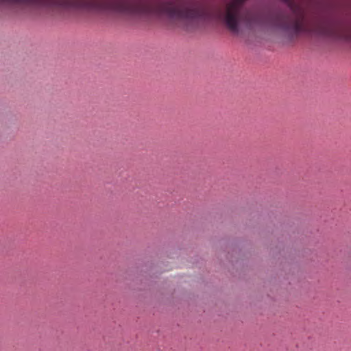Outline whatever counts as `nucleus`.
Segmentation results:
<instances>
[{
	"label": "nucleus",
	"mask_w": 351,
	"mask_h": 351,
	"mask_svg": "<svg viewBox=\"0 0 351 351\" xmlns=\"http://www.w3.org/2000/svg\"><path fill=\"white\" fill-rule=\"evenodd\" d=\"M93 11L128 16H166L193 27L220 20L234 33H238L243 23L248 28L271 25L294 36L300 33L335 38L346 36L344 22L329 18L311 24L293 0H230L223 12L198 0H93Z\"/></svg>",
	"instance_id": "f257e3e1"
}]
</instances>
